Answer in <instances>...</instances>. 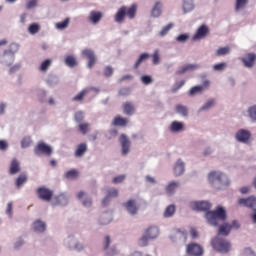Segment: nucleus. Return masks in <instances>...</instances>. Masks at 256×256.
Segmentation results:
<instances>
[{"label":"nucleus","instance_id":"obj_39","mask_svg":"<svg viewBox=\"0 0 256 256\" xmlns=\"http://www.w3.org/2000/svg\"><path fill=\"white\" fill-rule=\"evenodd\" d=\"M41 29V26L37 23H33L29 26L28 31L31 35H35V33H39V30Z\"/></svg>","mask_w":256,"mask_h":256},{"label":"nucleus","instance_id":"obj_15","mask_svg":"<svg viewBox=\"0 0 256 256\" xmlns=\"http://www.w3.org/2000/svg\"><path fill=\"white\" fill-rule=\"evenodd\" d=\"M256 61V55L253 53L247 54L244 58H242V62L244 63V66L251 68L253 65H255Z\"/></svg>","mask_w":256,"mask_h":256},{"label":"nucleus","instance_id":"obj_4","mask_svg":"<svg viewBox=\"0 0 256 256\" xmlns=\"http://www.w3.org/2000/svg\"><path fill=\"white\" fill-rule=\"evenodd\" d=\"M211 245L218 253H229L231 249V244L227 240L219 237L214 238Z\"/></svg>","mask_w":256,"mask_h":256},{"label":"nucleus","instance_id":"obj_53","mask_svg":"<svg viewBox=\"0 0 256 256\" xmlns=\"http://www.w3.org/2000/svg\"><path fill=\"white\" fill-rule=\"evenodd\" d=\"M123 181H125V175H119L114 177V179L112 180V183L114 184L123 183Z\"/></svg>","mask_w":256,"mask_h":256},{"label":"nucleus","instance_id":"obj_45","mask_svg":"<svg viewBox=\"0 0 256 256\" xmlns=\"http://www.w3.org/2000/svg\"><path fill=\"white\" fill-rule=\"evenodd\" d=\"M213 105H215V100L214 99L208 100L205 103V105H203L201 107V111H206V109H211V107H213Z\"/></svg>","mask_w":256,"mask_h":256},{"label":"nucleus","instance_id":"obj_59","mask_svg":"<svg viewBox=\"0 0 256 256\" xmlns=\"http://www.w3.org/2000/svg\"><path fill=\"white\" fill-rule=\"evenodd\" d=\"M243 256H256L255 252L251 248H245L243 251Z\"/></svg>","mask_w":256,"mask_h":256},{"label":"nucleus","instance_id":"obj_20","mask_svg":"<svg viewBox=\"0 0 256 256\" xmlns=\"http://www.w3.org/2000/svg\"><path fill=\"white\" fill-rule=\"evenodd\" d=\"M89 91H96L98 92L99 89L98 88H90V89H84L82 90L80 93H78L76 96H74L72 98V101H83L85 95H87V93H89Z\"/></svg>","mask_w":256,"mask_h":256},{"label":"nucleus","instance_id":"obj_11","mask_svg":"<svg viewBox=\"0 0 256 256\" xmlns=\"http://www.w3.org/2000/svg\"><path fill=\"white\" fill-rule=\"evenodd\" d=\"M236 139L239 143H249V140L251 139V132L241 129L236 133Z\"/></svg>","mask_w":256,"mask_h":256},{"label":"nucleus","instance_id":"obj_38","mask_svg":"<svg viewBox=\"0 0 256 256\" xmlns=\"http://www.w3.org/2000/svg\"><path fill=\"white\" fill-rule=\"evenodd\" d=\"M65 63L68 67H76L77 60L73 56H67L65 59Z\"/></svg>","mask_w":256,"mask_h":256},{"label":"nucleus","instance_id":"obj_18","mask_svg":"<svg viewBox=\"0 0 256 256\" xmlns=\"http://www.w3.org/2000/svg\"><path fill=\"white\" fill-rule=\"evenodd\" d=\"M110 197H119V191L115 188L108 189L107 196L102 200V205H107V203H109Z\"/></svg>","mask_w":256,"mask_h":256},{"label":"nucleus","instance_id":"obj_37","mask_svg":"<svg viewBox=\"0 0 256 256\" xmlns=\"http://www.w3.org/2000/svg\"><path fill=\"white\" fill-rule=\"evenodd\" d=\"M229 51H231V48L229 46L221 47L216 51L217 57H221L223 55L229 54Z\"/></svg>","mask_w":256,"mask_h":256},{"label":"nucleus","instance_id":"obj_48","mask_svg":"<svg viewBox=\"0 0 256 256\" xmlns=\"http://www.w3.org/2000/svg\"><path fill=\"white\" fill-rule=\"evenodd\" d=\"M31 145V137H24L21 141V147H23V149L30 147Z\"/></svg>","mask_w":256,"mask_h":256},{"label":"nucleus","instance_id":"obj_33","mask_svg":"<svg viewBox=\"0 0 256 256\" xmlns=\"http://www.w3.org/2000/svg\"><path fill=\"white\" fill-rule=\"evenodd\" d=\"M161 15V2H157L152 9V17H159Z\"/></svg>","mask_w":256,"mask_h":256},{"label":"nucleus","instance_id":"obj_14","mask_svg":"<svg viewBox=\"0 0 256 256\" xmlns=\"http://www.w3.org/2000/svg\"><path fill=\"white\" fill-rule=\"evenodd\" d=\"M239 205H242V207H248V208H253L256 205V198L251 196L248 198H240L238 200Z\"/></svg>","mask_w":256,"mask_h":256},{"label":"nucleus","instance_id":"obj_30","mask_svg":"<svg viewBox=\"0 0 256 256\" xmlns=\"http://www.w3.org/2000/svg\"><path fill=\"white\" fill-rule=\"evenodd\" d=\"M177 187H179V182H170L166 187V193H169V195H171V193H175V189H177Z\"/></svg>","mask_w":256,"mask_h":256},{"label":"nucleus","instance_id":"obj_23","mask_svg":"<svg viewBox=\"0 0 256 256\" xmlns=\"http://www.w3.org/2000/svg\"><path fill=\"white\" fill-rule=\"evenodd\" d=\"M145 234L148 236V239H157L159 237V228L150 227L146 230Z\"/></svg>","mask_w":256,"mask_h":256},{"label":"nucleus","instance_id":"obj_8","mask_svg":"<svg viewBox=\"0 0 256 256\" xmlns=\"http://www.w3.org/2000/svg\"><path fill=\"white\" fill-rule=\"evenodd\" d=\"M186 251L188 255L201 256L204 253L203 247L197 243L187 245Z\"/></svg>","mask_w":256,"mask_h":256},{"label":"nucleus","instance_id":"obj_13","mask_svg":"<svg viewBox=\"0 0 256 256\" xmlns=\"http://www.w3.org/2000/svg\"><path fill=\"white\" fill-rule=\"evenodd\" d=\"M17 173H21V163L17 158L12 159L9 167L10 175H17Z\"/></svg>","mask_w":256,"mask_h":256},{"label":"nucleus","instance_id":"obj_26","mask_svg":"<svg viewBox=\"0 0 256 256\" xmlns=\"http://www.w3.org/2000/svg\"><path fill=\"white\" fill-rule=\"evenodd\" d=\"M46 228L47 226L43 221L37 220L33 223L34 231H38L39 233H43V231H45Z\"/></svg>","mask_w":256,"mask_h":256},{"label":"nucleus","instance_id":"obj_62","mask_svg":"<svg viewBox=\"0 0 256 256\" xmlns=\"http://www.w3.org/2000/svg\"><path fill=\"white\" fill-rule=\"evenodd\" d=\"M104 243H105V244H104V249H109V245H111V237L106 236Z\"/></svg>","mask_w":256,"mask_h":256},{"label":"nucleus","instance_id":"obj_35","mask_svg":"<svg viewBox=\"0 0 256 256\" xmlns=\"http://www.w3.org/2000/svg\"><path fill=\"white\" fill-rule=\"evenodd\" d=\"M78 129L82 135H87V133H89L90 125L89 123H81L79 124Z\"/></svg>","mask_w":256,"mask_h":256},{"label":"nucleus","instance_id":"obj_52","mask_svg":"<svg viewBox=\"0 0 256 256\" xmlns=\"http://www.w3.org/2000/svg\"><path fill=\"white\" fill-rule=\"evenodd\" d=\"M225 67H227V64L225 62L219 63V64H215L213 66L214 71H223V69H225Z\"/></svg>","mask_w":256,"mask_h":256},{"label":"nucleus","instance_id":"obj_56","mask_svg":"<svg viewBox=\"0 0 256 256\" xmlns=\"http://www.w3.org/2000/svg\"><path fill=\"white\" fill-rule=\"evenodd\" d=\"M200 87H202L203 91L209 89V87H211V81L207 79L203 80L202 85Z\"/></svg>","mask_w":256,"mask_h":256},{"label":"nucleus","instance_id":"obj_49","mask_svg":"<svg viewBox=\"0 0 256 256\" xmlns=\"http://www.w3.org/2000/svg\"><path fill=\"white\" fill-rule=\"evenodd\" d=\"M159 50L154 51V53L152 54V63L153 65H159Z\"/></svg>","mask_w":256,"mask_h":256},{"label":"nucleus","instance_id":"obj_44","mask_svg":"<svg viewBox=\"0 0 256 256\" xmlns=\"http://www.w3.org/2000/svg\"><path fill=\"white\" fill-rule=\"evenodd\" d=\"M141 82L143 85H151V83H153V78L151 76L144 75L141 77Z\"/></svg>","mask_w":256,"mask_h":256},{"label":"nucleus","instance_id":"obj_9","mask_svg":"<svg viewBox=\"0 0 256 256\" xmlns=\"http://www.w3.org/2000/svg\"><path fill=\"white\" fill-rule=\"evenodd\" d=\"M208 35H209V27L203 24L197 29L192 39L193 41H199V39H205V37H207Z\"/></svg>","mask_w":256,"mask_h":256},{"label":"nucleus","instance_id":"obj_16","mask_svg":"<svg viewBox=\"0 0 256 256\" xmlns=\"http://www.w3.org/2000/svg\"><path fill=\"white\" fill-rule=\"evenodd\" d=\"M183 173H185V164L179 159L174 166V174L176 177H179L183 175Z\"/></svg>","mask_w":256,"mask_h":256},{"label":"nucleus","instance_id":"obj_28","mask_svg":"<svg viewBox=\"0 0 256 256\" xmlns=\"http://www.w3.org/2000/svg\"><path fill=\"white\" fill-rule=\"evenodd\" d=\"M231 232V225L229 224H224V225H221L219 227V235H225L227 237V235H229V233Z\"/></svg>","mask_w":256,"mask_h":256},{"label":"nucleus","instance_id":"obj_12","mask_svg":"<svg viewBox=\"0 0 256 256\" xmlns=\"http://www.w3.org/2000/svg\"><path fill=\"white\" fill-rule=\"evenodd\" d=\"M123 207L130 213V215H137L139 211V206H137V202L135 200H128L123 204Z\"/></svg>","mask_w":256,"mask_h":256},{"label":"nucleus","instance_id":"obj_54","mask_svg":"<svg viewBox=\"0 0 256 256\" xmlns=\"http://www.w3.org/2000/svg\"><path fill=\"white\" fill-rule=\"evenodd\" d=\"M187 39H189V35L187 34H181L176 38V41H178L179 43H185V41H187Z\"/></svg>","mask_w":256,"mask_h":256},{"label":"nucleus","instance_id":"obj_60","mask_svg":"<svg viewBox=\"0 0 256 256\" xmlns=\"http://www.w3.org/2000/svg\"><path fill=\"white\" fill-rule=\"evenodd\" d=\"M75 121L78 123L83 121V112H76L75 113Z\"/></svg>","mask_w":256,"mask_h":256},{"label":"nucleus","instance_id":"obj_47","mask_svg":"<svg viewBox=\"0 0 256 256\" xmlns=\"http://www.w3.org/2000/svg\"><path fill=\"white\" fill-rule=\"evenodd\" d=\"M49 67H51V60L47 59L44 62H42L41 66H40V71H47V69H49Z\"/></svg>","mask_w":256,"mask_h":256},{"label":"nucleus","instance_id":"obj_57","mask_svg":"<svg viewBox=\"0 0 256 256\" xmlns=\"http://www.w3.org/2000/svg\"><path fill=\"white\" fill-rule=\"evenodd\" d=\"M6 213L9 215V217H13V203L9 202L7 204Z\"/></svg>","mask_w":256,"mask_h":256},{"label":"nucleus","instance_id":"obj_25","mask_svg":"<svg viewBox=\"0 0 256 256\" xmlns=\"http://www.w3.org/2000/svg\"><path fill=\"white\" fill-rule=\"evenodd\" d=\"M28 177L26 173H21L17 178H16V182L15 185L17 187V189H21V187H23V185H25V182L27 181Z\"/></svg>","mask_w":256,"mask_h":256},{"label":"nucleus","instance_id":"obj_3","mask_svg":"<svg viewBox=\"0 0 256 256\" xmlns=\"http://www.w3.org/2000/svg\"><path fill=\"white\" fill-rule=\"evenodd\" d=\"M208 181L215 189H217V181L220 183V185H224L225 187H227L230 183L227 175L217 171H212L208 174Z\"/></svg>","mask_w":256,"mask_h":256},{"label":"nucleus","instance_id":"obj_34","mask_svg":"<svg viewBox=\"0 0 256 256\" xmlns=\"http://www.w3.org/2000/svg\"><path fill=\"white\" fill-rule=\"evenodd\" d=\"M248 2L249 0H236L235 11H241V9H245V6Z\"/></svg>","mask_w":256,"mask_h":256},{"label":"nucleus","instance_id":"obj_21","mask_svg":"<svg viewBox=\"0 0 256 256\" xmlns=\"http://www.w3.org/2000/svg\"><path fill=\"white\" fill-rule=\"evenodd\" d=\"M123 113L125 115H133L135 113V105L131 102H125L123 104Z\"/></svg>","mask_w":256,"mask_h":256},{"label":"nucleus","instance_id":"obj_41","mask_svg":"<svg viewBox=\"0 0 256 256\" xmlns=\"http://www.w3.org/2000/svg\"><path fill=\"white\" fill-rule=\"evenodd\" d=\"M69 27V18H66L62 22L56 23V29H67Z\"/></svg>","mask_w":256,"mask_h":256},{"label":"nucleus","instance_id":"obj_22","mask_svg":"<svg viewBox=\"0 0 256 256\" xmlns=\"http://www.w3.org/2000/svg\"><path fill=\"white\" fill-rule=\"evenodd\" d=\"M103 17V14L101 12L97 11H91L89 16V21L96 25V23H99L101 21V18Z\"/></svg>","mask_w":256,"mask_h":256},{"label":"nucleus","instance_id":"obj_55","mask_svg":"<svg viewBox=\"0 0 256 256\" xmlns=\"http://www.w3.org/2000/svg\"><path fill=\"white\" fill-rule=\"evenodd\" d=\"M104 75H105V77H111V75H113V67H111V66L105 67Z\"/></svg>","mask_w":256,"mask_h":256},{"label":"nucleus","instance_id":"obj_10","mask_svg":"<svg viewBox=\"0 0 256 256\" xmlns=\"http://www.w3.org/2000/svg\"><path fill=\"white\" fill-rule=\"evenodd\" d=\"M119 141L122 147V155H127L131 149V141H129V138L125 134L120 136Z\"/></svg>","mask_w":256,"mask_h":256},{"label":"nucleus","instance_id":"obj_61","mask_svg":"<svg viewBox=\"0 0 256 256\" xmlns=\"http://www.w3.org/2000/svg\"><path fill=\"white\" fill-rule=\"evenodd\" d=\"M82 203L84 207H91V205H93V201L91 200V198H86L85 200H83Z\"/></svg>","mask_w":256,"mask_h":256},{"label":"nucleus","instance_id":"obj_5","mask_svg":"<svg viewBox=\"0 0 256 256\" xmlns=\"http://www.w3.org/2000/svg\"><path fill=\"white\" fill-rule=\"evenodd\" d=\"M34 152L36 155H47L48 157H50L51 153H53V149L46 143L39 142L35 147Z\"/></svg>","mask_w":256,"mask_h":256},{"label":"nucleus","instance_id":"obj_42","mask_svg":"<svg viewBox=\"0 0 256 256\" xmlns=\"http://www.w3.org/2000/svg\"><path fill=\"white\" fill-rule=\"evenodd\" d=\"M78 175L79 173L77 172V170H69L68 172H66L65 177L66 179H77Z\"/></svg>","mask_w":256,"mask_h":256},{"label":"nucleus","instance_id":"obj_24","mask_svg":"<svg viewBox=\"0 0 256 256\" xmlns=\"http://www.w3.org/2000/svg\"><path fill=\"white\" fill-rule=\"evenodd\" d=\"M87 153V144L81 143L77 146L76 151L74 153L75 157H83Z\"/></svg>","mask_w":256,"mask_h":256},{"label":"nucleus","instance_id":"obj_43","mask_svg":"<svg viewBox=\"0 0 256 256\" xmlns=\"http://www.w3.org/2000/svg\"><path fill=\"white\" fill-rule=\"evenodd\" d=\"M197 93H203V87L201 86H194L190 89L189 95H197Z\"/></svg>","mask_w":256,"mask_h":256},{"label":"nucleus","instance_id":"obj_6","mask_svg":"<svg viewBox=\"0 0 256 256\" xmlns=\"http://www.w3.org/2000/svg\"><path fill=\"white\" fill-rule=\"evenodd\" d=\"M83 57H86L88 59V69H93L95 66V63H97V57L95 56V52L91 49H84L82 51Z\"/></svg>","mask_w":256,"mask_h":256},{"label":"nucleus","instance_id":"obj_36","mask_svg":"<svg viewBox=\"0 0 256 256\" xmlns=\"http://www.w3.org/2000/svg\"><path fill=\"white\" fill-rule=\"evenodd\" d=\"M176 112L179 113V115H183V117H187V114L189 111L187 110V107L179 104L176 106Z\"/></svg>","mask_w":256,"mask_h":256},{"label":"nucleus","instance_id":"obj_29","mask_svg":"<svg viewBox=\"0 0 256 256\" xmlns=\"http://www.w3.org/2000/svg\"><path fill=\"white\" fill-rule=\"evenodd\" d=\"M149 59V54L148 53H143L139 56L138 60L134 64V69H139V65L143 63V61H147Z\"/></svg>","mask_w":256,"mask_h":256},{"label":"nucleus","instance_id":"obj_1","mask_svg":"<svg viewBox=\"0 0 256 256\" xmlns=\"http://www.w3.org/2000/svg\"><path fill=\"white\" fill-rule=\"evenodd\" d=\"M191 207L194 211H207L206 219L208 223H210V225H214V227H217L218 220L225 221V219H227V212H225L223 207L218 206L216 210L209 211V209H211V203L207 201L192 202Z\"/></svg>","mask_w":256,"mask_h":256},{"label":"nucleus","instance_id":"obj_7","mask_svg":"<svg viewBox=\"0 0 256 256\" xmlns=\"http://www.w3.org/2000/svg\"><path fill=\"white\" fill-rule=\"evenodd\" d=\"M36 193L42 201H51L53 199V192L47 187L38 188Z\"/></svg>","mask_w":256,"mask_h":256},{"label":"nucleus","instance_id":"obj_63","mask_svg":"<svg viewBox=\"0 0 256 256\" xmlns=\"http://www.w3.org/2000/svg\"><path fill=\"white\" fill-rule=\"evenodd\" d=\"M8 145H7V141L5 140H0V150L1 151H5V149H7Z\"/></svg>","mask_w":256,"mask_h":256},{"label":"nucleus","instance_id":"obj_19","mask_svg":"<svg viewBox=\"0 0 256 256\" xmlns=\"http://www.w3.org/2000/svg\"><path fill=\"white\" fill-rule=\"evenodd\" d=\"M127 123H129V119L116 116L112 122V125H114V127H127Z\"/></svg>","mask_w":256,"mask_h":256},{"label":"nucleus","instance_id":"obj_31","mask_svg":"<svg viewBox=\"0 0 256 256\" xmlns=\"http://www.w3.org/2000/svg\"><path fill=\"white\" fill-rule=\"evenodd\" d=\"M175 205H169L164 211V217L169 218L175 215Z\"/></svg>","mask_w":256,"mask_h":256},{"label":"nucleus","instance_id":"obj_32","mask_svg":"<svg viewBox=\"0 0 256 256\" xmlns=\"http://www.w3.org/2000/svg\"><path fill=\"white\" fill-rule=\"evenodd\" d=\"M183 9H184V13H189V11H193V1L192 0H184Z\"/></svg>","mask_w":256,"mask_h":256},{"label":"nucleus","instance_id":"obj_58","mask_svg":"<svg viewBox=\"0 0 256 256\" xmlns=\"http://www.w3.org/2000/svg\"><path fill=\"white\" fill-rule=\"evenodd\" d=\"M33 7H37V0H30L26 3V9H33Z\"/></svg>","mask_w":256,"mask_h":256},{"label":"nucleus","instance_id":"obj_2","mask_svg":"<svg viewBox=\"0 0 256 256\" xmlns=\"http://www.w3.org/2000/svg\"><path fill=\"white\" fill-rule=\"evenodd\" d=\"M135 15H137V4H132L130 7L122 6L116 12L114 21L116 23H123L125 21V17L135 19Z\"/></svg>","mask_w":256,"mask_h":256},{"label":"nucleus","instance_id":"obj_64","mask_svg":"<svg viewBox=\"0 0 256 256\" xmlns=\"http://www.w3.org/2000/svg\"><path fill=\"white\" fill-rule=\"evenodd\" d=\"M120 95L125 96L129 94V89L123 88L119 91Z\"/></svg>","mask_w":256,"mask_h":256},{"label":"nucleus","instance_id":"obj_51","mask_svg":"<svg viewBox=\"0 0 256 256\" xmlns=\"http://www.w3.org/2000/svg\"><path fill=\"white\" fill-rule=\"evenodd\" d=\"M183 85H185V80H182L180 82H177L174 87L172 88V93H177V91L179 89H181V87H183Z\"/></svg>","mask_w":256,"mask_h":256},{"label":"nucleus","instance_id":"obj_46","mask_svg":"<svg viewBox=\"0 0 256 256\" xmlns=\"http://www.w3.org/2000/svg\"><path fill=\"white\" fill-rule=\"evenodd\" d=\"M249 117L253 119V121H256V105L251 106L248 109Z\"/></svg>","mask_w":256,"mask_h":256},{"label":"nucleus","instance_id":"obj_27","mask_svg":"<svg viewBox=\"0 0 256 256\" xmlns=\"http://www.w3.org/2000/svg\"><path fill=\"white\" fill-rule=\"evenodd\" d=\"M170 130L173 133H178L179 131H183V123L174 121L170 125Z\"/></svg>","mask_w":256,"mask_h":256},{"label":"nucleus","instance_id":"obj_17","mask_svg":"<svg viewBox=\"0 0 256 256\" xmlns=\"http://www.w3.org/2000/svg\"><path fill=\"white\" fill-rule=\"evenodd\" d=\"M195 69H199V65L187 64L185 66H182L179 70H177L176 75H183V73H187V71H195Z\"/></svg>","mask_w":256,"mask_h":256},{"label":"nucleus","instance_id":"obj_50","mask_svg":"<svg viewBox=\"0 0 256 256\" xmlns=\"http://www.w3.org/2000/svg\"><path fill=\"white\" fill-rule=\"evenodd\" d=\"M149 239H151V238H149V236H147V234H144V235L140 238V240H139L140 246H141V247H146V245H147Z\"/></svg>","mask_w":256,"mask_h":256},{"label":"nucleus","instance_id":"obj_40","mask_svg":"<svg viewBox=\"0 0 256 256\" xmlns=\"http://www.w3.org/2000/svg\"><path fill=\"white\" fill-rule=\"evenodd\" d=\"M171 29H173V24L172 23L164 26L162 28V30L159 32L160 37H165V35H167V33H169V31H171Z\"/></svg>","mask_w":256,"mask_h":256}]
</instances>
